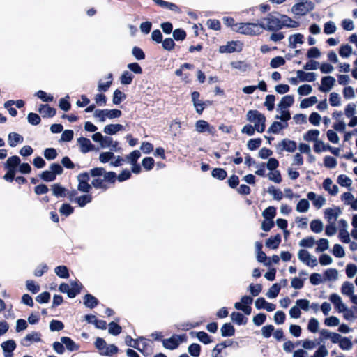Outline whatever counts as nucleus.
<instances>
[{"label":"nucleus","instance_id":"f257e3e1","mask_svg":"<svg viewBox=\"0 0 357 357\" xmlns=\"http://www.w3.org/2000/svg\"><path fill=\"white\" fill-rule=\"evenodd\" d=\"M315 8L314 3L308 0H299L291 8V13L296 15L303 16L307 13L313 10Z\"/></svg>","mask_w":357,"mask_h":357},{"label":"nucleus","instance_id":"f03ea898","mask_svg":"<svg viewBox=\"0 0 357 357\" xmlns=\"http://www.w3.org/2000/svg\"><path fill=\"white\" fill-rule=\"evenodd\" d=\"M246 119L252 123H254L255 126H259L261 131H264L266 129V116L264 114L261 113L256 109H250L246 114Z\"/></svg>","mask_w":357,"mask_h":357},{"label":"nucleus","instance_id":"7ed1b4c3","mask_svg":"<svg viewBox=\"0 0 357 357\" xmlns=\"http://www.w3.org/2000/svg\"><path fill=\"white\" fill-rule=\"evenodd\" d=\"M264 20H266L268 24L266 25L264 23L260 22L259 25L262 29L267 30L268 31H277L284 27V22H282V20H280L272 13H269L266 17L264 18Z\"/></svg>","mask_w":357,"mask_h":357},{"label":"nucleus","instance_id":"20e7f679","mask_svg":"<svg viewBox=\"0 0 357 357\" xmlns=\"http://www.w3.org/2000/svg\"><path fill=\"white\" fill-rule=\"evenodd\" d=\"M77 143L82 153H87L92 151H98V148H96L95 145L91 143L89 139L80 137L77 139Z\"/></svg>","mask_w":357,"mask_h":357},{"label":"nucleus","instance_id":"39448f33","mask_svg":"<svg viewBox=\"0 0 357 357\" xmlns=\"http://www.w3.org/2000/svg\"><path fill=\"white\" fill-rule=\"evenodd\" d=\"M335 82V79L331 76H324L321 79V84L319 86L318 89L323 93L328 92L333 86Z\"/></svg>","mask_w":357,"mask_h":357},{"label":"nucleus","instance_id":"423d86ee","mask_svg":"<svg viewBox=\"0 0 357 357\" xmlns=\"http://www.w3.org/2000/svg\"><path fill=\"white\" fill-rule=\"evenodd\" d=\"M4 357H13V351L17 347L16 342L14 340H8L1 344Z\"/></svg>","mask_w":357,"mask_h":357},{"label":"nucleus","instance_id":"0eeeda50","mask_svg":"<svg viewBox=\"0 0 357 357\" xmlns=\"http://www.w3.org/2000/svg\"><path fill=\"white\" fill-rule=\"evenodd\" d=\"M354 287L351 282L349 281L343 282L341 287V293L349 296L351 303H356V299H357V295L354 294Z\"/></svg>","mask_w":357,"mask_h":357},{"label":"nucleus","instance_id":"6e6552de","mask_svg":"<svg viewBox=\"0 0 357 357\" xmlns=\"http://www.w3.org/2000/svg\"><path fill=\"white\" fill-rule=\"evenodd\" d=\"M42 342L41 333L37 331H33L27 334L22 340L21 344L24 347H29L33 342Z\"/></svg>","mask_w":357,"mask_h":357},{"label":"nucleus","instance_id":"1a4fd4ad","mask_svg":"<svg viewBox=\"0 0 357 357\" xmlns=\"http://www.w3.org/2000/svg\"><path fill=\"white\" fill-rule=\"evenodd\" d=\"M329 301L334 305L335 309L340 313L347 310V305L342 302V298L336 293L329 296Z\"/></svg>","mask_w":357,"mask_h":357},{"label":"nucleus","instance_id":"9d476101","mask_svg":"<svg viewBox=\"0 0 357 357\" xmlns=\"http://www.w3.org/2000/svg\"><path fill=\"white\" fill-rule=\"evenodd\" d=\"M259 23H245V35L257 36L261 33V27Z\"/></svg>","mask_w":357,"mask_h":357},{"label":"nucleus","instance_id":"9b49d317","mask_svg":"<svg viewBox=\"0 0 357 357\" xmlns=\"http://www.w3.org/2000/svg\"><path fill=\"white\" fill-rule=\"evenodd\" d=\"M43 118H52L56 114V109L48 104H41L38 109Z\"/></svg>","mask_w":357,"mask_h":357},{"label":"nucleus","instance_id":"f8f14e48","mask_svg":"<svg viewBox=\"0 0 357 357\" xmlns=\"http://www.w3.org/2000/svg\"><path fill=\"white\" fill-rule=\"evenodd\" d=\"M307 198L312 202V204L317 208H320L325 204L326 199L322 195H317L314 192H309L307 194Z\"/></svg>","mask_w":357,"mask_h":357},{"label":"nucleus","instance_id":"ddd939ff","mask_svg":"<svg viewBox=\"0 0 357 357\" xmlns=\"http://www.w3.org/2000/svg\"><path fill=\"white\" fill-rule=\"evenodd\" d=\"M20 162L21 159L19 156H10L7 159L6 162L4 163V169L17 171L19 165H20Z\"/></svg>","mask_w":357,"mask_h":357},{"label":"nucleus","instance_id":"4468645a","mask_svg":"<svg viewBox=\"0 0 357 357\" xmlns=\"http://www.w3.org/2000/svg\"><path fill=\"white\" fill-rule=\"evenodd\" d=\"M282 146L281 151H286L289 153H294L297 148V144L295 141L287 138L283 139L278 144V147Z\"/></svg>","mask_w":357,"mask_h":357},{"label":"nucleus","instance_id":"2eb2a0df","mask_svg":"<svg viewBox=\"0 0 357 357\" xmlns=\"http://www.w3.org/2000/svg\"><path fill=\"white\" fill-rule=\"evenodd\" d=\"M192 336L195 335L199 342L204 344H208L213 342V337L205 331H191Z\"/></svg>","mask_w":357,"mask_h":357},{"label":"nucleus","instance_id":"dca6fc26","mask_svg":"<svg viewBox=\"0 0 357 357\" xmlns=\"http://www.w3.org/2000/svg\"><path fill=\"white\" fill-rule=\"evenodd\" d=\"M70 291L69 294L70 298H75L78 294H79L84 288V286L79 280H71L70 282Z\"/></svg>","mask_w":357,"mask_h":357},{"label":"nucleus","instance_id":"f3484780","mask_svg":"<svg viewBox=\"0 0 357 357\" xmlns=\"http://www.w3.org/2000/svg\"><path fill=\"white\" fill-rule=\"evenodd\" d=\"M294 102V97L293 95H286L283 96L280 102L278 104L277 110H282V109H287L291 107Z\"/></svg>","mask_w":357,"mask_h":357},{"label":"nucleus","instance_id":"a211bd4d","mask_svg":"<svg viewBox=\"0 0 357 357\" xmlns=\"http://www.w3.org/2000/svg\"><path fill=\"white\" fill-rule=\"evenodd\" d=\"M83 304L87 308L93 309L99 304V301L93 295L88 293L83 297Z\"/></svg>","mask_w":357,"mask_h":357},{"label":"nucleus","instance_id":"6ab92c4d","mask_svg":"<svg viewBox=\"0 0 357 357\" xmlns=\"http://www.w3.org/2000/svg\"><path fill=\"white\" fill-rule=\"evenodd\" d=\"M296 73L301 82H312L316 80L317 75L315 73L305 72L303 70H298Z\"/></svg>","mask_w":357,"mask_h":357},{"label":"nucleus","instance_id":"aec40b11","mask_svg":"<svg viewBox=\"0 0 357 357\" xmlns=\"http://www.w3.org/2000/svg\"><path fill=\"white\" fill-rule=\"evenodd\" d=\"M162 346L169 350H174L179 347L178 340L176 339V334L172 337L162 340Z\"/></svg>","mask_w":357,"mask_h":357},{"label":"nucleus","instance_id":"412c9836","mask_svg":"<svg viewBox=\"0 0 357 357\" xmlns=\"http://www.w3.org/2000/svg\"><path fill=\"white\" fill-rule=\"evenodd\" d=\"M61 341L64 344L65 349H66L70 352L76 351L79 349V345L69 337H61Z\"/></svg>","mask_w":357,"mask_h":357},{"label":"nucleus","instance_id":"4be33fe9","mask_svg":"<svg viewBox=\"0 0 357 357\" xmlns=\"http://www.w3.org/2000/svg\"><path fill=\"white\" fill-rule=\"evenodd\" d=\"M236 329L230 322L225 323L221 328L220 333L223 337H230L235 335Z\"/></svg>","mask_w":357,"mask_h":357},{"label":"nucleus","instance_id":"5701e85b","mask_svg":"<svg viewBox=\"0 0 357 357\" xmlns=\"http://www.w3.org/2000/svg\"><path fill=\"white\" fill-rule=\"evenodd\" d=\"M125 128L123 125L119 123L108 124L104 127L103 132L109 135H116L119 131H123Z\"/></svg>","mask_w":357,"mask_h":357},{"label":"nucleus","instance_id":"b1692460","mask_svg":"<svg viewBox=\"0 0 357 357\" xmlns=\"http://www.w3.org/2000/svg\"><path fill=\"white\" fill-rule=\"evenodd\" d=\"M24 137L15 132H10L8 135V142L10 147H15L18 144L22 143Z\"/></svg>","mask_w":357,"mask_h":357},{"label":"nucleus","instance_id":"393cba45","mask_svg":"<svg viewBox=\"0 0 357 357\" xmlns=\"http://www.w3.org/2000/svg\"><path fill=\"white\" fill-rule=\"evenodd\" d=\"M282 241V236L280 234H275L273 237H270L266 241V246L270 249H277Z\"/></svg>","mask_w":357,"mask_h":357},{"label":"nucleus","instance_id":"a878e982","mask_svg":"<svg viewBox=\"0 0 357 357\" xmlns=\"http://www.w3.org/2000/svg\"><path fill=\"white\" fill-rule=\"evenodd\" d=\"M238 41H229L225 45H222L219 47L220 53H233L235 52H240L241 50H237L236 45Z\"/></svg>","mask_w":357,"mask_h":357},{"label":"nucleus","instance_id":"bb28decb","mask_svg":"<svg viewBox=\"0 0 357 357\" xmlns=\"http://www.w3.org/2000/svg\"><path fill=\"white\" fill-rule=\"evenodd\" d=\"M230 317L231 321L238 326L245 325L248 322V318L239 312H233Z\"/></svg>","mask_w":357,"mask_h":357},{"label":"nucleus","instance_id":"cd10ccee","mask_svg":"<svg viewBox=\"0 0 357 357\" xmlns=\"http://www.w3.org/2000/svg\"><path fill=\"white\" fill-rule=\"evenodd\" d=\"M52 195L56 197H65L68 190L63 187L61 183H57L53 184L52 186Z\"/></svg>","mask_w":357,"mask_h":357},{"label":"nucleus","instance_id":"c85d7f7f","mask_svg":"<svg viewBox=\"0 0 357 357\" xmlns=\"http://www.w3.org/2000/svg\"><path fill=\"white\" fill-rule=\"evenodd\" d=\"M303 35L300 33L291 35L289 37V47L290 48L294 49L298 43L303 44Z\"/></svg>","mask_w":357,"mask_h":357},{"label":"nucleus","instance_id":"c756f323","mask_svg":"<svg viewBox=\"0 0 357 357\" xmlns=\"http://www.w3.org/2000/svg\"><path fill=\"white\" fill-rule=\"evenodd\" d=\"M92 195L89 193H85L81 196H79L75 199V202L78 204L79 207H84L87 204L92 202Z\"/></svg>","mask_w":357,"mask_h":357},{"label":"nucleus","instance_id":"7c9ffc66","mask_svg":"<svg viewBox=\"0 0 357 357\" xmlns=\"http://www.w3.org/2000/svg\"><path fill=\"white\" fill-rule=\"evenodd\" d=\"M119 347L114 344H107L106 347L105 348L104 350H102V351L100 352V354L101 356L111 357L113 356L114 354H116L119 352Z\"/></svg>","mask_w":357,"mask_h":357},{"label":"nucleus","instance_id":"2f4dec72","mask_svg":"<svg viewBox=\"0 0 357 357\" xmlns=\"http://www.w3.org/2000/svg\"><path fill=\"white\" fill-rule=\"evenodd\" d=\"M282 22H284V27L287 28H297L300 26V23L297 21L292 20L287 15H280Z\"/></svg>","mask_w":357,"mask_h":357},{"label":"nucleus","instance_id":"473e14b6","mask_svg":"<svg viewBox=\"0 0 357 357\" xmlns=\"http://www.w3.org/2000/svg\"><path fill=\"white\" fill-rule=\"evenodd\" d=\"M56 275L60 278L67 279L70 277L69 269L65 265H60L54 268Z\"/></svg>","mask_w":357,"mask_h":357},{"label":"nucleus","instance_id":"72a5a7b5","mask_svg":"<svg viewBox=\"0 0 357 357\" xmlns=\"http://www.w3.org/2000/svg\"><path fill=\"white\" fill-rule=\"evenodd\" d=\"M255 131L259 132V133H262L263 131H261L260 129L259 128V126H255V125L252 126L251 124H246L245 125L242 129H241V132L243 134H245L248 136H252L255 135Z\"/></svg>","mask_w":357,"mask_h":357},{"label":"nucleus","instance_id":"f704fd0d","mask_svg":"<svg viewBox=\"0 0 357 357\" xmlns=\"http://www.w3.org/2000/svg\"><path fill=\"white\" fill-rule=\"evenodd\" d=\"M320 134V132L319 130L317 129H312L307 131L304 135L303 139L304 140L307 142H315L316 140H318V137Z\"/></svg>","mask_w":357,"mask_h":357},{"label":"nucleus","instance_id":"c9c22d12","mask_svg":"<svg viewBox=\"0 0 357 357\" xmlns=\"http://www.w3.org/2000/svg\"><path fill=\"white\" fill-rule=\"evenodd\" d=\"M211 176L218 180L222 181L227 178V172L223 168L216 167L211 171Z\"/></svg>","mask_w":357,"mask_h":357},{"label":"nucleus","instance_id":"e433bc0d","mask_svg":"<svg viewBox=\"0 0 357 357\" xmlns=\"http://www.w3.org/2000/svg\"><path fill=\"white\" fill-rule=\"evenodd\" d=\"M338 277V271L335 268H328L324 273V280L327 281L335 280Z\"/></svg>","mask_w":357,"mask_h":357},{"label":"nucleus","instance_id":"4c0bfd02","mask_svg":"<svg viewBox=\"0 0 357 357\" xmlns=\"http://www.w3.org/2000/svg\"><path fill=\"white\" fill-rule=\"evenodd\" d=\"M122 332V327L115 321L108 324V333L114 336L119 335Z\"/></svg>","mask_w":357,"mask_h":357},{"label":"nucleus","instance_id":"58836bf2","mask_svg":"<svg viewBox=\"0 0 357 357\" xmlns=\"http://www.w3.org/2000/svg\"><path fill=\"white\" fill-rule=\"evenodd\" d=\"M337 183L342 186L351 190L350 187L352 184V180L345 174H340L337 178Z\"/></svg>","mask_w":357,"mask_h":357},{"label":"nucleus","instance_id":"ea45409f","mask_svg":"<svg viewBox=\"0 0 357 357\" xmlns=\"http://www.w3.org/2000/svg\"><path fill=\"white\" fill-rule=\"evenodd\" d=\"M126 98V95L119 89H116L113 93L112 102L115 105L121 104Z\"/></svg>","mask_w":357,"mask_h":357},{"label":"nucleus","instance_id":"a19ab883","mask_svg":"<svg viewBox=\"0 0 357 357\" xmlns=\"http://www.w3.org/2000/svg\"><path fill=\"white\" fill-rule=\"evenodd\" d=\"M135 76L128 70L123 72L120 77L121 84L123 85H129L133 81Z\"/></svg>","mask_w":357,"mask_h":357},{"label":"nucleus","instance_id":"79ce46f5","mask_svg":"<svg viewBox=\"0 0 357 357\" xmlns=\"http://www.w3.org/2000/svg\"><path fill=\"white\" fill-rule=\"evenodd\" d=\"M281 289V285L278 283H274L268 289L266 296L269 298H275Z\"/></svg>","mask_w":357,"mask_h":357},{"label":"nucleus","instance_id":"37998d69","mask_svg":"<svg viewBox=\"0 0 357 357\" xmlns=\"http://www.w3.org/2000/svg\"><path fill=\"white\" fill-rule=\"evenodd\" d=\"M310 208V202L309 199H301L298 201V202L296 204V211L298 213H306Z\"/></svg>","mask_w":357,"mask_h":357},{"label":"nucleus","instance_id":"c03bdc74","mask_svg":"<svg viewBox=\"0 0 357 357\" xmlns=\"http://www.w3.org/2000/svg\"><path fill=\"white\" fill-rule=\"evenodd\" d=\"M323 222L320 219H314L310 222V227L312 232L319 234L323 230Z\"/></svg>","mask_w":357,"mask_h":357},{"label":"nucleus","instance_id":"a18cd8bd","mask_svg":"<svg viewBox=\"0 0 357 357\" xmlns=\"http://www.w3.org/2000/svg\"><path fill=\"white\" fill-rule=\"evenodd\" d=\"M173 39L175 41H183L186 37V31L182 28H177L172 32Z\"/></svg>","mask_w":357,"mask_h":357},{"label":"nucleus","instance_id":"49530a36","mask_svg":"<svg viewBox=\"0 0 357 357\" xmlns=\"http://www.w3.org/2000/svg\"><path fill=\"white\" fill-rule=\"evenodd\" d=\"M276 208L273 206H270L267 207L263 212L262 216L264 219L273 220L274 218L276 215Z\"/></svg>","mask_w":357,"mask_h":357},{"label":"nucleus","instance_id":"de8ad7c7","mask_svg":"<svg viewBox=\"0 0 357 357\" xmlns=\"http://www.w3.org/2000/svg\"><path fill=\"white\" fill-rule=\"evenodd\" d=\"M202 347L197 343H192L188 347L189 354L192 357H199L200 356Z\"/></svg>","mask_w":357,"mask_h":357},{"label":"nucleus","instance_id":"09e8293b","mask_svg":"<svg viewBox=\"0 0 357 357\" xmlns=\"http://www.w3.org/2000/svg\"><path fill=\"white\" fill-rule=\"evenodd\" d=\"M315 243L317 245V247L315 248L317 252H323L329 248V241L327 238H320L315 241Z\"/></svg>","mask_w":357,"mask_h":357},{"label":"nucleus","instance_id":"8fccbe9b","mask_svg":"<svg viewBox=\"0 0 357 357\" xmlns=\"http://www.w3.org/2000/svg\"><path fill=\"white\" fill-rule=\"evenodd\" d=\"M91 186L96 189H102L103 190H107L108 189V185L105 183L104 178H94L91 181Z\"/></svg>","mask_w":357,"mask_h":357},{"label":"nucleus","instance_id":"3c124183","mask_svg":"<svg viewBox=\"0 0 357 357\" xmlns=\"http://www.w3.org/2000/svg\"><path fill=\"white\" fill-rule=\"evenodd\" d=\"M261 143L262 139L261 138H252L248 140L247 147L250 151H255L261 146Z\"/></svg>","mask_w":357,"mask_h":357},{"label":"nucleus","instance_id":"603ef678","mask_svg":"<svg viewBox=\"0 0 357 357\" xmlns=\"http://www.w3.org/2000/svg\"><path fill=\"white\" fill-rule=\"evenodd\" d=\"M352 54V47L349 44H343L339 48V54L342 58H348Z\"/></svg>","mask_w":357,"mask_h":357},{"label":"nucleus","instance_id":"864d4df0","mask_svg":"<svg viewBox=\"0 0 357 357\" xmlns=\"http://www.w3.org/2000/svg\"><path fill=\"white\" fill-rule=\"evenodd\" d=\"M64 327V324L61 321L57 319H52L50 322L49 325L50 330L52 332L62 331Z\"/></svg>","mask_w":357,"mask_h":357},{"label":"nucleus","instance_id":"5fc2aeb1","mask_svg":"<svg viewBox=\"0 0 357 357\" xmlns=\"http://www.w3.org/2000/svg\"><path fill=\"white\" fill-rule=\"evenodd\" d=\"M155 165V160L152 157L148 156L142 160V166L146 171H151Z\"/></svg>","mask_w":357,"mask_h":357},{"label":"nucleus","instance_id":"6e6d98bb","mask_svg":"<svg viewBox=\"0 0 357 357\" xmlns=\"http://www.w3.org/2000/svg\"><path fill=\"white\" fill-rule=\"evenodd\" d=\"M263 286L261 284H256L251 283L248 288V291L250 292V294L252 295V296L255 297L257 296L262 291Z\"/></svg>","mask_w":357,"mask_h":357},{"label":"nucleus","instance_id":"4d7b16f0","mask_svg":"<svg viewBox=\"0 0 357 357\" xmlns=\"http://www.w3.org/2000/svg\"><path fill=\"white\" fill-rule=\"evenodd\" d=\"M36 96L40 99L43 102H50L54 100V97L52 94L47 93L43 90H39L36 93Z\"/></svg>","mask_w":357,"mask_h":357},{"label":"nucleus","instance_id":"13d9d810","mask_svg":"<svg viewBox=\"0 0 357 357\" xmlns=\"http://www.w3.org/2000/svg\"><path fill=\"white\" fill-rule=\"evenodd\" d=\"M70 98L69 95H66L64 98H62L59 100V108L64 111L68 112L71 108V104L70 101L68 100Z\"/></svg>","mask_w":357,"mask_h":357},{"label":"nucleus","instance_id":"bf43d9fd","mask_svg":"<svg viewBox=\"0 0 357 357\" xmlns=\"http://www.w3.org/2000/svg\"><path fill=\"white\" fill-rule=\"evenodd\" d=\"M162 47L168 52L173 50L176 45L174 39L172 38H166L161 43Z\"/></svg>","mask_w":357,"mask_h":357},{"label":"nucleus","instance_id":"052dcab7","mask_svg":"<svg viewBox=\"0 0 357 357\" xmlns=\"http://www.w3.org/2000/svg\"><path fill=\"white\" fill-rule=\"evenodd\" d=\"M44 157L47 160H54L57 155L58 153L55 148H46L43 151Z\"/></svg>","mask_w":357,"mask_h":357},{"label":"nucleus","instance_id":"680f3d73","mask_svg":"<svg viewBox=\"0 0 357 357\" xmlns=\"http://www.w3.org/2000/svg\"><path fill=\"white\" fill-rule=\"evenodd\" d=\"M285 59L281 56H277L273 58L270 62V66L271 68H278L285 64Z\"/></svg>","mask_w":357,"mask_h":357},{"label":"nucleus","instance_id":"e2e57ef3","mask_svg":"<svg viewBox=\"0 0 357 357\" xmlns=\"http://www.w3.org/2000/svg\"><path fill=\"white\" fill-rule=\"evenodd\" d=\"M39 177L41 180L47 183L52 182L56 180V178L52 172L51 169L43 171L39 174Z\"/></svg>","mask_w":357,"mask_h":357},{"label":"nucleus","instance_id":"0e129e2a","mask_svg":"<svg viewBox=\"0 0 357 357\" xmlns=\"http://www.w3.org/2000/svg\"><path fill=\"white\" fill-rule=\"evenodd\" d=\"M319 321L314 318L312 317L309 319L308 324H307V330L312 333H316L319 331Z\"/></svg>","mask_w":357,"mask_h":357},{"label":"nucleus","instance_id":"69168bd1","mask_svg":"<svg viewBox=\"0 0 357 357\" xmlns=\"http://www.w3.org/2000/svg\"><path fill=\"white\" fill-rule=\"evenodd\" d=\"M321 52L319 49L317 47H312L307 50L306 53V57L310 60H314L313 59H318L321 56Z\"/></svg>","mask_w":357,"mask_h":357},{"label":"nucleus","instance_id":"338daca9","mask_svg":"<svg viewBox=\"0 0 357 357\" xmlns=\"http://www.w3.org/2000/svg\"><path fill=\"white\" fill-rule=\"evenodd\" d=\"M74 212V208L69 203H63L59 209V213L62 215L68 217Z\"/></svg>","mask_w":357,"mask_h":357},{"label":"nucleus","instance_id":"774afa93","mask_svg":"<svg viewBox=\"0 0 357 357\" xmlns=\"http://www.w3.org/2000/svg\"><path fill=\"white\" fill-rule=\"evenodd\" d=\"M311 254L305 249H301L298 253V259L305 264H308V261L311 259Z\"/></svg>","mask_w":357,"mask_h":357}]
</instances>
